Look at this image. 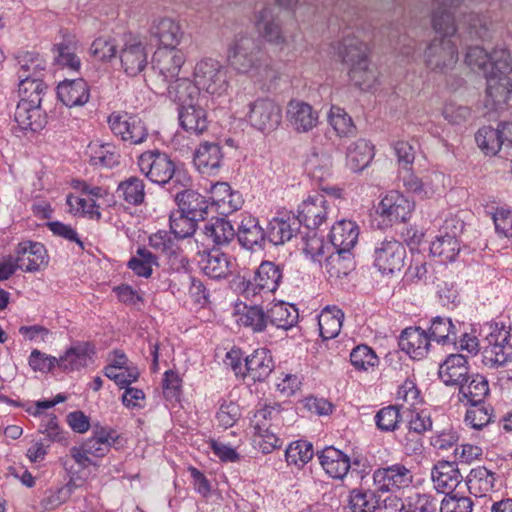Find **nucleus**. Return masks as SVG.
<instances>
[{
  "instance_id": "obj_58",
  "label": "nucleus",
  "mask_w": 512,
  "mask_h": 512,
  "mask_svg": "<svg viewBox=\"0 0 512 512\" xmlns=\"http://www.w3.org/2000/svg\"><path fill=\"white\" fill-rule=\"evenodd\" d=\"M475 140L478 147L489 156H495L503 151L502 142L499 138L497 128L491 126H483L476 135Z\"/></svg>"
},
{
  "instance_id": "obj_13",
  "label": "nucleus",
  "mask_w": 512,
  "mask_h": 512,
  "mask_svg": "<svg viewBox=\"0 0 512 512\" xmlns=\"http://www.w3.org/2000/svg\"><path fill=\"white\" fill-rule=\"evenodd\" d=\"M413 473L403 464L378 468L373 473V484L379 493H397L410 487Z\"/></svg>"
},
{
  "instance_id": "obj_56",
  "label": "nucleus",
  "mask_w": 512,
  "mask_h": 512,
  "mask_svg": "<svg viewBox=\"0 0 512 512\" xmlns=\"http://www.w3.org/2000/svg\"><path fill=\"white\" fill-rule=\"evenodd\" d=\"M66 204L69 206V212L75 216H82L90 220L99 221L101 212L99 205L93 198H83L69 194L66 198Z\"/></svg>"
},
{
  "instance_id": "obj_16",
  "label": "nucleus",
  "mask_w": 512,
  "mask_h": 512,
  "mask_svg": "<svg viewBox=\"0 0 512 512\" xmlns=\"http://www.w3.org/2000/svg\"><path fill=\"white\" fill-rule=\"evenodd\" d=\"M186 61L185 53L178 48L159 47L152 59V69L164 84L179 78V72Z\"/></svg>"
},
{
  "instance_id": "obj_29",
  "label": "nucleus",
  "mask_w": 512,
  "mask_h": 512,
  "mask_svg": "<svg viewBox=\"0 0 512 512\" xmlns=\"http://www.w3.org/2000/svg\"><path fill=\"white\" fill-rule=\"evenodd\" d=\"M300 229V223L295 216L274 217L265 230L266 240L273 245H283L290 241Z\"/></svg>"
},
{
  "instance_id": "obj_9",
  "label": "nucleus",
  "mask_w": 512,
  "mask_h": 512,
  "mask_svg": "<svg viewBox=\"0 0 512 512\" xmlns=\"http://www.w3.org/2000/svg\"><path fill=\"white\" fill-rule=\"evenodd\" d=\"M107 122L113 135L129 145H139L147 140L148 129L137 115L113 112Z\"/></svg>"
},
{
  "instance_id": "obj_19",
  "label": "nucleus",
  "mask_w": 512,
  "mask_h": 512,
  "mask_svg": "<svg viewBox=\"0 0 512 512\" xmlns=\"http://www.w3.org/2000/svg\"><path fill=\"white\" fill-rule=\"evenodd\" d=\"M511 62L512 59L510 58L507 68L490 70L485 76L487 100L491 101L496 107L506 104L512 94V79L509 71Z\"/></svg>"
},
{
  "instance_id": "obj_11",
  "label": "nucleus",
  "mask_w": 512,
  "mask_h": 512,
  "mask_svg": "<svg viewBox=\"0 0 512 512\" xmlns=\"http://www.w3.org/2000/svg\"><path fill=\"white\" fill-rule=\"evenodd\" d=\"M415 208L414 201L409 200L399 191H389L379 202L377 213L386 226L406 222L410 219Z\"/></svg>"
},
{
  "instance_id": "obj_64",
  "label": "nucleus",
  "mask_w": 512,
  "mask_h": 512,
  "mask_svg": "<svg viewBox=\"0 0 512 512\" xmlns=\"http://www.w3.org/2000/svg\"><path fill=\"white\" fill-rule=\"evenodd\" d=\"M352 366L359 371H368L379 364V358L372 348L365 344L356 346L350 353Z\"/></svg>"
},
{
  "instance_id": "obj_52",
  "label": "nucleus",
  "mask_w": 512,
  "mask_h": 512,
  "mask_svg": "<svg viewBox=\"0 0 512 512\" xmlns=\"http://www.w3.org/2000/svg\"><path fill=\"white\" fill-rule=\"evenodd\" d=\"M376 490L354 488L349 493V508L352 512H375L379 509L380 499Z\"/></svg>"
},
{
  "instance_id": "obj_15",
  "label": "nucleus",
  "mask_w": 512,
  "mask_h": 512,
  "mask_svg": "<svg viewBox=\"0 0 512 512\" xmlns=\"http://www.w3.org/2000/svg\"><path fill=\"white\" fill-rule=\"evenodd\" d=\"M510 58V52L504 47L497 46L488 53L480 46H473L468 48L465 62L471 69L486 76L490 70L507 68Z\"/></svg>"
},
{
  "instance_id": "obj_57",
  "label": "nucleus",
  "mask_w": 512,
  "mask_h": 512,
  "mask_svg": "<svg viewBox=\"0 0 512 512\" xmlns=\"http://www.w3.org/2000/svg\"><path fill=\"white\" fill-rule=\"evenodd\" d=\"M169 222L175 239H186L196 232L199 221L178 209L170 214Z\"/></svg>"
},
{
  "instance_id": "obj_49",
  "label": "nucleus",
  "mask_w": 512,
  "mask_h": 512,
  "mask_svg": "<svg viewBox=\"0 0 512 512\" xmlns=\"http://www.w3.org/2000/svg\"><path fill=\"white\" fill-rule=\"evenodd\" d=\"M77 41L73 35H65L60 43L54 45L55 61L58 65L78 70L81 62L75 54Z\"/></svg>"
},
{
  "instance_id": "obj_54",
  "label": "nucleus",
  "mask_w": 512,
  "mask_h": 512,
  "mask_svg": "<svg viewBox=\"0 0 512 512\" xmlns=\"http://www.w3.org/2000/svg\"><path fill=\"white\" fill-rule=\"evenodd\" d=\"M460 252L458 239H454L453 235L440 234L430 244V253L434 257H438L441 262H452L456 259Z\"/></svg>"
},
{
  "instance_id": "obj_33",
  "label": "nucleus",
  "mask_w": 512,
  "mask_h": 512,
  "mask_svg": "<svg viewBox=\"0 0 512 512\" xmlns=\"http://www.w3.org/2000/svg\"><path fill=\"white\" fill-rule=\"evenodd\" d=\"M245 377L250 376L254 381H264L273 371L274 362L271 353L266 348L256 349L244 359Z\"/></svg>"
},
{
  "instance_id": "obj_62",
  "label": "nucleus",
  "mask_w": 512,
  "mask_h": 512,
  "mask_svg": "<svg viewBox=\"0 0 512 512\" xmlns=\"http://www.w3.org/2000/svg\"><path fill=\"white\" fill-rule=\"evenodd\" d=\"M266 315L268 313L260 306H245L244 311L239 315L238 322L245 327L251 328L253 332L259 333L263 332L269 325Z\"/></svg>"
},
{
  "instance_id": "obj_28",
  "label": "nucleus",
  "mask_w": 512,
  "mask_h": 512,
  "mask_svg": "<svg viewBox=\"0 0 512 512\" xmlns=\"http://www.w3.org/2000/svg\"><path fill=\"white\" fill-rule=\"evenodd\" d=\"M57 97L67 107L83 106L90 99V87L82 78L64 80L57 86Z\"/></svg>"
},
{
  "instance_id": "obj_36",
  "label": "nucleus",
  "mask_w": 512,
  "mask_h": 512,
  "mask_svg": "<svg viewBox=\"0 0 512 512\" xmlns=\"http://www.w3.org/2000/svg\"><path fill=\"white\" fill-rule=\"evenodd\" d=\"M178 118L180 126L190 134L201 135L208 128L207 113L198 102L178 108Z\"/></svg>"
},
{
  "instance_id": "obj_34",
  "label": "nucleus",
  "mask_w": 512,
  "mask_h": 512,
  "mask_svg": "<svg viewBox=\"0 0 512 512\" xmlns=\"http://www.w3.org/2000/svg\"><path fill=\"white\" fill-rule=\"evenodd\" d=\"M150 33L159 40L160 47L171 48H177L184 36L180 24L169 17L155 20L151 26Z\"/></svg>"
},
{
  "instance_id": "obj_22",
  "label": "nucleus",
  "mask_w": 512,
  "mask_h": 512,
  "mask_svg": "<svg viewBox=\"0 0 512 512\" xmlns=\"http://www.w3.org/2000/svg\"><path fill=\"white\" fill-rule=\"evenodd\" d=\"M430 337L421 327H408L399 337L400 349L414 360L425 358L430 349Z\"/></svg>"
},
{
  "instance_id": "obj_14",
  "label": "nucleus",
  "mask_w": 512,
  "mask_h": 512,
  "mask_svg": "<svg viewBox=\"0 0 512 512\" xmlns=\"http://www.w3.org/2000/svg\"><path fill=\"white\" fill-rule=\"evenodd\" d=\"M121 68L130 77L137 76L148 65L147 45L137 36L129 35L124 38L119 51Z\"/></svg>"
},
{
  "instance_id": "obj_7",
  "label": "nucleus",
  "mask_w": 512,
  "mask_h": 512,
  "mask_svg": "<svg viewBox=\"0 0 512 512\" xmlns=\"http://www.w3.org/2000/svg\"><path fill=\"white\" fill-rule=\"evenodd\" d=\"M487 345L483 348V364L489 368L504 366L512 360V344L510 332L496 323L490 326V333L486 336Z\"/></svg>"
},
{
  "instance_id": "obj_44",
  "label": "nucleus",
  "mask_w": 512,
  "mask_h": 512,
  "mask_svg": "<svg viewBox=\"0 0 512 512\" xmlns=\"http://www.w3.org/2000/svg\"><path fill=\"white\" fill-rule=\"evenodd\" d=\"M116 439L117 436L114 430L101 427L94 430L93 435L82 444L84 445V450L90 455L103 457L109 452Z\"/></svg>"
},
{
  "instance_id": "obj_8",
  "label": "nucleus",
  "mask_w": 512,
  "mask_h": 512,
  "mask_svg": "<svg viewBox=\"0 0 512 512\" xmlns=\"http://www.w3.org/2000/svg\"><path fill=\"white\" fill-rule=\"evenodd\" d=\"M246 119L248 123L261 132H272L281 123L282 109L272 99L260 97L247 105Z\"/></svg>"
},
{
  "instance_id": "obj_5",
  "label": "nucleus",
  "mask_w": 512,
  "mask_h": 512,
  "mask_svg": "<svg viewBox=\"0 0 512 512\" xmlns=\"http://www.w3.org/2000/svg\"><path fill=\"white\" fill-rule=\"evenodd\" d=\"M283 279V269L272 261H262L253 277H238L234 282L235 290L243 297L251 298L261 294L274 293Z\"/></svg>"
},
{
  "instance_id": "obj_50",
  "label": "nucleus",
  "mask_w": 512,
  "mask_h": 512,
  "mask_svg": "<svg viewBox=\"0 0 512 512\" xmlns=\"http://www.w3.org/2000/svg\"><path fill=\"white\" fill-rule=\"evenodd\" d=\"M18 79L19 101L26 100L33 104H41L42 97L47 89L42 78L31 77L28 76V74L20 73Z\"/></svg>"
},
{
  "instance_id": "obj_26",
  "label": "nucleus",
  "mask_w": 512,
  "mask_h": 512,
  "mask_svg": "<svg viewBox=\"0 0 512 512\" xmlns=\"http://www.w3.org/2000/svg\"><path fill=\"white\" fill-rule=\"evenodd\" d=\"M318 113L313 107L299 100H291L287 105V120L299 133L308 132L318 124Z\"/></svg>"
},
{
  "instance_id": "obj_24",
  "label": "nucleus",
  "mask_w": 512,
  "mask_h": 512,
  "mask_svg": "<svg viewBox=\"0 0 512 512\" xmlns=\"http://www.w3.org/2000/svg\"><path fill=\"white\" fill-rule=\"evenodd\" d=\"M222 148L215 142H204L194 153L193 163L201 174H218L223 162Z\"/></svg>"
},
{
  "instance_id": "obj_12",
  "label": "nucleus",
  "mask_w": 512,
  "mask_h": 512,
  "mask_svg": "<svg viewBox=\"0 0 512 512\" xmlns=\"http://www.w3.org/2000/svg\"><path fill=\"white\" fill-rule=\"evenodd\" d=\"M374 266L382 275H393L404 267L406 249L395 239H384L374 249Z\"/></svg>"
},
{
  "instance_id": "obj_53",
  "label": "nucleus",
  "mask_w": 512,
  "mask_h": 512,
  "mask_svg": "<svg viewBox=\"0 0 512 512\" xmlns=\"http://www.w3.org/2000/svg\"><path fill=\"white\" fill-rule=\"evenodd\" d=\"M203 233L218 246L229 244L235 237L233 225L224 218H215L206 223Z\"/></svg>"
},
{
  "instance_id": "obj_40",
  "label": "nucleus",
  "mask_w": 512,
  "mask_h": 512,
  "mask_svg": "<svg viewBox=\"0 0 512 512\" xmlns=\"http://www.w3.org/2000/svg\"><path fill=\"white\" fill-rule=\"evenodd\" d=\"M374 157L373 145L365 140L358 139L347 148V166L353 172H360L365 169Z\"/></svg>"
},
{
  "instance_id": "obj_45",
  "label": "nucleus",
  "mask_w": 512,
  "mask_h": 512,
  "mask_svg": "<svg viewBox=\"0 0 512 512\" xmlns=\"http://www.w3.org/2000/svg\"><path fill=\"white\" fill-rule=\"evenodd\" d=\"M116 193L129 205H141L146 195L144 181L137 176H130L118 184Z\"/></svg>"
},
{
  "instance_id": "obj_46",
  "label": "nucleus",
  "mask_w": 512,
  "mask_h": 512,
  "mask_svg": "<svg viewBox=\"0 0 512 512\" xmlns=\"http://www.w3.org/2000/svg\"><path fill=\"white\" fill-rule=\"evenodd\" d=\"M149 246L155 251L166 256L170 261L180 257V264L184 267L188 264V260L179 253V247L169 232L165 230H159L158 232L150 235Z\"/></svg>"
},
{
  "instance_id": "obj_37",
  "label": "nucleus",
  "mask_w": 512,
  "mask_h": 512,
  "mask_svg": "<svg viewBox=\"0 0 512 512\" xmlns=\"http://www.w3.org/2000/svg\"><path fill=\"white\" fill-rule=\"evenodd\" d=\"M359 236L358 225L351 220H340L336 222L329 233V239L333 249L351 251L356 245Z\"/></svg>"
},
{
  "instance_id": "obj_3",
  "label": "nucleus",
  "mask_w": 512,
  "mask_h": 512,
  "mask_svg": "<svg viewBox=\"0 0 512 512\" xmlns=\"http://www.w3.org/2000/svg\"><path fill=\"white\" fill-rule=\"evenodd\" d=\"M137 165L147 179L166 188L170 194L173 193V189L181 188L179 185L191 182L187 173L180 169L167 153L159 150L141 153Z\"/></svg>"
},
{
  "instance_id": "obj_4",
  "label": "nucleus",
  "mask_w": 512,
  "mask_h": 512,
  "mask_svg": "<svg viewBox=\"0 0 512 512\" xmlns=\"http://www.w3.org/2000/svg\"><path fill=\"white\" fill-rule=\"evenodd\" d=\"M337 54L349 68L348 75L355 86L362 90L373 87L376 71L370 67L368 47L355 36H346L338 43Z\"/></svg>"
},
{
  "instance_id": "obj_32",
  "label": "nucleus",
  "mask_w": 512,
  "mask_h": 512,
  "mask_svg": "<svg viewBox=\"0 0 512 512\" xmlns=\"http://www.w3.org/2000/svg\"><path fill=\"white\" fill-rule=\"evenodd\" d=\"M431 477L435 489L445 494L453 491L462 480V475L455 463L448 461L438 462L431 471Z\"/></svg>"
},
{
  "instance_id": "obj_41",
  "label": "nucleus",
  "mask_w": 512,
  "mask_h": 512,
  "mask_svg": "<svg viewBox=\"0 0 512 512\" xmlns=\"http://www.w3.org/2000/svg\"><path fill=\"white\" fill-rule=\"evenodd\" d=\"M268 323L278 329L288 330L298 322V309L293 304L278 302L267 311Z\"/></svg>"
},
{
  "instance_id": "obj_17",
  "label": "nucleus",
  "mask_w": 512,
  "mask_h": 512,
  "mask_svg": "<svg viewBox=\"0 0 512 512\" xmlns=\"http://www.w3.org/2000/svg\"><path fill=\"white\" fill-rule=\"evenodd\" d=\"M189 185L190 182L181 184V188L173 189L171 195L180 211L198 221H203L208 217L210 200L198 191L188 188Z\"/></svg>"
},
{
  "instance_id": "obj_1",
  "label": "nucleus",
  "mask_w": 512,
  "mask_h": 512,
  "mask_svg": "<svg viewBox=\"0 0 512 512\" xmlns=\"http://www.w3.org/2000/svg\"><path fill=\"white\" fill-rule=\"evenodd\" d=\"M435 9L432 26L441 38H434L424 52L426 66L435 72L445 73L454 68L458 61V49L452 37L458 30L455 25L454 9L463 0H433Z\"/></svg>"
},
{
  "instance_id": "obj_25",
  "label": "nucleus",
  "mask_w": 512,
  "mask_h": 512,
  "mask_svg": "<svg viewBox=\"0 0 512 512\" xmlns=\"http://www.w3.org/2000/svg\"><path fill=\"white\" fill-rule=\"evenodd\" d=\"M19 264L23 265L21 270L35 272L42 266L48 264L47 250L40 242L23 241L17 245L15 250Z\"/></svg>"
},
{
  "instance_id": "obj_10",
  "label": "nucleus",
  "mask_w": 512,
  "mask_h": 512,
  "mask_svg": "<svg viewBox=\"0 0 512 512\" xmlns=\"http://www.w3.org/2000/svg\"><path fill=\"white\" fill-rule=\"evenodd\" d=\"M280 412V404L269 403L258 409L251 419V427L254 429L255 436L262 439V442H259V446L263 453H271L281 445L280 439L272 431L273 421Z\"/></svg>"
},
{
  "instance_id": "obj_59",
  "label": "nucleus",
  "mask_w": 512,
  "mask_h": 512,
  "mask_svg": "<svg viewBox=\"0 0 512 512\" xmlns=\"http://www.w3.org/2000/svg\"><path fill=\"white\" fill-rule=\"evenodd\" d=\"M314 455L313 446L306 440H298L291 443L285 450V459L288 465L298 468L307 464Z\"/></svg>"
},
{
  "instance_id": "obj_30",
  "label": "nucleus",
  "mask_w": 512,
  "mask_h": 512,
  "mask_svg": "<svg viewBox=\"0 0 512 512\" xmlns=\"http://www.w3.org/2000/svg\"><path fill=\"white\" fill-rule=\"evenodd\" d=\"M318 459L324 471L333 479H343L351 467L349 456L332 446L319 452Z\"/></svg>"
},
{
  "instance_id": "obj_47",
  "label": "nucleus",
  "mask_w": 512,
  "mask_h": 512,
  "mask_svg": "<svg viewBox=\"0 0 512 512\" xmlns=\"http://www.w3.org/2000/svg\"><path fill=\"white\" fill-rule=\"evenodd\" d=\"M495 474L484 466H479L470 471L466 485L471 494L476 497L485 496L494 488Z\"/></svg>"
},
{
  "instance_id": "obj_35",
  "label": "nucleus",
  "mask_w": 512,
  "mask_h": 512,
  "mask_svg": "<svg viewBox=\"0 0 512 512\" xmlns=\"http://www.w3.org/2000/svg\"><path fill=\"white\" fill-rule=\"evenodd\" d=\"M165 85H167L168 97L178 104V108L194 104L199 100L200 89L195 81L192 82L189 78H176Z\"/></svg>"
},
{
  "instance_id": "obj_55",
  "label": "nucleus",
  "mask_w": 512,
  "mask_h": 512,
  "mask_svg": "<svg viewBox=\"0 0 512 512\" xmlns=\"http://www.w3.org/2000/svg\"><path fill=\"white\" fill-rule=\"evenodd\" d=\"M158 265L157 256L146 247H138L136 254L127 263V267L135 275L144 278H149L153 273V267Z\"/></svg>"
},
{
  "instance_id": "obj_60",
  "label": "nucleus",
  "mask_w": 512,
  "mask_h": 512,
  "mask_svg": "<svg viewBox=\"0 0 512 512\" xmlns=\"http://www.w3.org/2000/svg\"><path fill=\"white\" fill-rule=\"evenodd\" d=\"M328 120L332 128L340 137H349L356 134V126L350 115L341 107L330 108Z\"/></svg>"
},
{
  "instance_id": "obj_63",
  "label": "nucleus",
  "mask_w": 512,
  "mask_h": 512,
  "mask_svg": "<svg viewBox=\"0 0 512 512\" xmlns=\"http://www.w3.org/2000/svg\"><path fill=\"white\" fill-rule=\"evenodd\" d=\"M17 58L18 64L20 66L18 75L20 73H24L31 77H43L44 71L46 69V62L39 53L26 51L21 53Z\"/></svg>"
},
{
  "instance_id": "obj_6",
  "label": "nucleus",
  "mask_w": 512,
  "mask_h": 512,
  "mask_svg": "<svg viewBox=\"0 0 512 512\" xmlns=\"http://www.w3.org/2000/svg\"><path fill=\"white\" fill-rule=\"evenodd\" d=\"M193 77L198 88L211 95H225L230 87L228 69L211 57L202 58L195 64Z\"/></svg>"
},
{
  "instance_id": "obj_51",
  "label": "nucleus",
  "mask_w": 512,
  "mask_h": 512,
  "mask_svg": "<svg viewBox=\"0 0 512 512\" xmlns=\"http://www.w3.org/2000/svg\"><path fill=\"white\" fill-rule=\"evenodd\" d=\"M428 330L431 340L441 344H456L458 329L449 317H434Z\"/></svg>"
},
{
  "instance_id": "obj_42",
  "label": "nucleus",
  "mask_w": 512,
  "mask_h": 512,
  "mask_svg": "<svg viewBox=\"0 0 512 512\" xmlns=\"http://www.w3.org/2000/svg\"><path fill=\"white\" fill-rule=\"evenodd\" d=\"M343 320L344 313L341 309L336 306L325 307L318 317L321 337L324 340H329L338 336L342 328Z\"/></svg>"
},
{
  "instance_id": "obj_20",
  "label": "nucleus",
  "mask_w": 512,
  "mask_h": 512,
  "mask_svg": "<svg viewBox=\"0 0 512 512\" xmlns=\"http://www.w3.org/2000/svg\"><path fill=\"white\" fill-rule=\"evenodd\" d=\"M14 120L17 126L25 135L28 133H38L44 129L47 124V115L42 110L41 104L19 101L14 114Z\"/></svg>"
},
{
  "instance_id": "obj_27",
  "label": "nucleus",
  "mask_w": 512,
  "mask_h": 512,
  "mask_svg": "<svg viewBox=\"0 0 512 512\" xmlns=\"http://www.w3.org/2000/svg\"><path fill=\"white\" fill-rule=\"evenodd\" d=\"M441 381L446 386H460L464 381H469V367L465 356L450 354L440 365L438 371Z\"/></svg>"
},
{
  "instance_id": "obj_38",
  "label": "nucleus",
  "mask_w": 512,
  "mask_h": 512,
  "mask_svg": "<svg viewBox=\"0 0 512 512\" xmlns=\"http://www.w3.org/2000/svg\"><path fill=\"white\" fill-rule=\"evenodd\" d=\"M199 264L204 274L212 279L225 278L230 274L229 257L219 249L204 251Z\"/></svg>"
},
{
  "instance_id": "obj_2",
  "label": "nucleus",
  "mask_w": 512,
  "mask_h": 512,
  "mask_svg": "<svg viewBox=\"0 0 512 512\" xmlns=\"http://www.w3.org/2000/svg\"><path fill=\"white\" fill-rule=\"evenodd\" d=\"M227 62L235 72L248 75L257 82L273 77L267 53L259 41L250 36H235L227 48Z\"/></svg>"
},
{
  "instance_id": "obj_31",
  "label": "nucleus",
  "mask_w": 512,
  "mask_h": 512,
  "mask_svg": "<svg viewBox=\"0 0 512 512\" xmlns=\"http://www.w3.org/2000/svg\"><path fill=\"white\" fill-rule=\"evenodd\" d=\"M235 236L240 245L249 250L255 246L262 247L266 241L265 230L260 226L258 219L249 214L242 215Z\"/></svg>"
},
{
  "instance_id": "obj_43",
  "label": "nucleus",
  "mask_w": 512,
  "mask_h": 512,
  "mask_svg": "<svg viewBox=\"0 0 512 512\" xmlns=\"http://www.w3.org/2000/svg\"><path fill=\"white\" fill-rule=\"evenodd\" d=\"M489 393L487 379L480 374H471L469 381H464L459 386V394L471 405L484 404V400Z\"/></svg>"
},
{
  "instance_id": "obj_48",
  "label": "nucleus",
  "mask_w": 512,
  "mask_h": 512,
  "mask_svg": "<svg viewBox=\"0 0 512 512\" xmlns=\"http://www.w3.org/2000/svg\"><path fill=\"white\" fill-rule=\"evenodd\" d=\"M326 269L331 277L342 278L347 276L355 268V262L351 251L333 249L326 257Z\"/></svg>"
},
{
  "instance_id": "obj_21",
  "label": "nucleus",
  "mask_w": 512,
  "mask_h": 512,
  "mask_svg": "<svg viewBox=\"0 0 512 512\" xmlns=\"http://www.w3.org/2000/svg\"><path fill=\"white\" fill-rule=\"evenodd\" d=\"M94 345L86 341L74 342L58 358V368L64 373L79 371L92 362Z\"/></svg>"
},
{
  "instance_id": "obj_23",
  "label": "nucleus",
  "mask_w": 512,
  "mask_h": 512,
  "mask_svg": "<svg viewBox=\"0 0 512 512\" xmlns=\"http://www.w3.org/2000/svg\"><path fill=\"white\" fill-rule=\"evenodd\" d=\"M208 197L211 206H216L223 215L231 214L241 209L244 199L239 191H233L227 182H216L210 187Z\"/></svg>"
},
{
  "instance_id": "obj_18",
  "label": "nucleus",
  "mask_w": 512,
  "mask_h": 512,
  "mask_svg": "<svg viewBox=\"0 0 512 512\" xmlns=\"http://www.w3.org/2000/svg\"><path fill=\"white\" fill-rule=\"evenodd\" d=\"M329 204L326 197L316 192L309 195L298 207V214L295 216L299 220L300 226L303 224L310 230L317 229L329 214Z\"/></svg>"
},
{
  "instance_id": "obj_39",
  "label": "nucleus",
  "mask_w": 512,
  "mask_h": 512,
  "mask_svg": "<svg viewBox=\"0 0 512 512\" xmlns=\"http://www.w3.org/2000/svg\"><path fill=\"white\" fill-rule=\"evenodd\" d=\"M256 28L260 36L268 43L283 46L286 42L282 34L279 22L273 17L270 8H264L259 12Z\"/></svg>"
},
{
  "instance_id": "obj_61",
  "label": "nucleus",
  "mask_w": 512,
  "mask_h": 512,
  "mask_svg": "<svg viewBox=\"0 0 512 512\" xmlns=\"http://www.w3.org/2000/svg\"><path fill=\"white\" fill-rule=\"evenodd\" d=\"M304 252L311 257L313 261H326L333 250L331 242L326 243L323 237L318 236L317 232L311 231L304 238Z\"/></svg>"
}]
</instances>
